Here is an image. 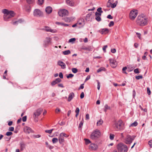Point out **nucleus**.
Wrapping results in <instances>:
<instances>
[{"mask_svg":"<svg viewBox=\"0 0 152 152\" xmlns=\"http://www.w3.org/2000/svg\"><path fill=\"white\" fill-rule=\"evenodd\" d=\"M1 12L4 14L3 18L5 21H8L10 19L15 15V13L14 11L5 9L2 10Z\"/></svg>","mask_w":152,"mask_h":152,"instance_id":"f257e3e1","label":"nucleus"},{"mask_svg":"<svg viewBox=\"0 0 152 152\" xmlns=\"http://www.w3.org/2000/svg\"><path fill=\"white\" fill-rule=\"evenodd\" d=\"M136 23L138 25L144 26L147 24V18L142 15H139L136 19Z\"/></svg>","mask_w":152,"mask_h":152,"instance_id":"f03ea898","label":"nucleus"},{"mask_svg":"<svg viewBox=\"0 0 152 152\" xmlns=\"http://www.w3.org/2000/svg\"><path fill=\"white\" fill-rule=\"evenodd\" d=\"M102 135V133L98 129L94 130L91 132L90 135V138L93 140H96L99 138Z\"/></svg>","mask_w":152,"mask_h":152,"instance_id":"7ed1b4c3","label":"nucleus"},{"mask_svg":"<svg viewBox=\"0 0 152 152\" xmlns=\"http://www.w3.org/2000/svg\"><path fill=\"white\" fill-rule=\"evenodd\" d=\"M124 125V124L123 121L119 120L117 121H115L113 125L114 128L118 130H120L124 129L123 126Z\"/></svg>","mask_w":152,"mask_h":152,"instance_id":"20e7f679","label":"nucleus"},{"mask_svg":"<svg viewBox=\"0 0 152 152\" xmlns=\"http://www.w3.org/2000/svg\"><path fill=\"white\" fill-rule=\"evenodd\" d=\"M117 148L120 152H127L128 150L127 146L122 143H120L117 145Z\"/></svg>","mask_w":152,"mask_h":152,"instance_id":"39448f33","label":"nucleus"},{"mask_svg":"<svg viewBox=\"0 0 152 152\" xmlns=\"http://www.w3.org/2000/svg\"><path fill=\"white\" fill-rule=\"evenodd\" d=\"M43 111L42 108H39L36 110L34 112L33 117L35 121H38V117L39 116Z\"/></svg>","mask_w":152,"mask_h":152,"instance_id":"423d86ee","label":"nucleus"},{"mask_svg":"<svg viewBox=\"0 0 152 152\" xmlns=\"http://www.w3.org/2000/svg\"><path fill=\"white\" fill-rule=\"evenodd\" d=\"M138 14V11L137 10H131L129 13V18L132 20L135 19Z\"/></svg>","mask_w":152,"mask_h":152,"instance_id":"0eeeda50","label":"nucleus"},{"mask_svg":"<svg viewBox=\"0 0 152 152\" xmlns=\"http://www.w3.org/2000/svg\"><path fill=\"white\" fill-rule=\"evenodd\" d=\"M134 136H131L129 135H127L125 140V142L126 144H131L132 141L134 139Z\"/></svg>","mask_w":152,"mask_h":152,"instance_id":"6e6552de","label":"nucleus"},{"mask_svg":"<svg viewBox=\"0 0 152 152\" xmlns=\"http://www.w3.org/2000/svg\"><path fill=\"white\" fill-rule=\"evenodd\" d=\"M68 13V11L65 9L60 10L58 12L59 15L61 17L67 15Z\"/></svg>","mask_w":152,"mask_h":152,"instance_id":"1a4fd4ad","label":"nucleus"},{"mask_svg":"<svg viewBox=\"0 0 152 152\" xmlns=\"http://www.w3.org/2000/svg\"><path fill=\"white\" fill-rule=\"evenodd\" d=\"M33 15L34 16L38 17L42 16L43 14L39 10L36 9L34 11Z\"/></svg>","mask_w":152,"mask_h":152,"instance_id":"9d476101","label":"nucleus"},{"mask_svg":"<svg viewBox=\"0 0 152 152\" xmlns=\"http://www.w3.org/2000/svg\"><path fill=\"white\" fill-rule=\"evenodd\" d=\"M98 148V145L94 143L91 144L89 147V149L91 150H96Z\"/></svg>","mask_w":152,"mask_h":152,"instance_id":"9b49d317","label":"nucleus"},{"mask_svg":"<svg viewBox=\"0 0 152 152\" xmlns=\"http://www.w3.org/2000/svg\"><path fill=\"white\" fill-rule=\"evenodd\" d=\"M109 60L110 66L113 68H115L117 64L116 61L112 59H110Z\"/></svg>","mask_w":152,"mask_h":152,"instance_id":"f8f14e48","label":"nucleus"},{"mask_svg":"<svg viewBox=\"0 0 152 152\" xmlns=\"http://www.w3.org/2000/svg\"><path fill=\"white\" fill-rule=\"evenodd\" d=\"M23 129L24 132L26 133L29 134L32 132L31 129L29 127L27 126H25Z\"/></svg>","mask_w":152,"mask_h":152,"instance_id":"ddd939ff","label":"nucleus"},{"mask_svg":"<svg viewBox=\"0 0 152 152\" xmlns=\"http://www.w3.org/2000/svg\"><path fill=\"white\" fill-rule=\"evenodd\" d=\"M66 4L70 6H74L75 5V2L73 0H66Z\"/></svg>","mask_w":152,"mask_h":152,"instance_id":"4468645a","label":"nucleus"},{"mask_svg":"<svg viewBox=\"0 0 152 152\" xmlns=\"http://www.w3.org/2000/svg\"><path fill=\"white\" fill-rule=\"evenodd\" d=\"M77 24L79 26V27H81L84 25V20L83 18L80 19L77 23Z\"/></svg>","mask_w":152,"mask_h":152,"instance_id":"2eb2a0df","label":"nucleus"},{"mask_svg":"<svg viewBox=\"0 0 152 152\" xmlns=\"http://www.w3.org/2000/svg\"><path fill=\"white\" fill-rule=\"evenodd\" d=\"M75 19V17H66L64 19V21L66 22H70Z\"/></svg>","mask_w":152,"mask_h":152,"instance_id":"dca6fc26","label":"nucleus"},{"mask_svg":"<svg viewBox=\"0 0 152 152\" xmlns=\"http://www.w3.org/2000/svg\"><path fill=\"white\" fill-rule=\"evenodd\" d=\"M101 15V14L97 12H96L95 13V19L98 21H100L101 20V18L100 16Z\"/></svg>","mask_w":152,"mask_h":152,"instance_id":"f3484780","label":"nucleus"},{"mask_svg":"<svg viewBox=\"0 0 152 152\" xmlns=\"http://www.w3.org/2000/svg\"><path fill=\"white\" fill-rule=\"evenodd\" d=\"M42 29L45 30L46 31L50 32L52 33H54L56 32V31L53 29H51L49 27H45V28H43Z\"/></svg>","mask_w":152,"mask_h":152,"instance_id":"a211bd4d","label":"nucleus"},{"mask_svg":"<svg viewBox=\"0 0 152 152\" xmlns=\"http://www.w3.org/2000/svg\"><path fill=\"white\" fill-rule=\"evenodd\" d=\"M109 31L108 29L107 28L102 29L100 31V33L102 34H106Z\"/></svg>","mask_w":152,"mask_h":152,"instance_id":"6ab92c4d","label":"nucleus"},{"mask_svg":"<svg viewBox=\"0 0 152 152\" xmlns=\"http://www.w3.org/2000/svg\"><path fill=\"white\" fill-rule=\"evenodd\" d=\"M45 45L47 46L48 44L51 43V38L49 37H47L46 38L45 42Z\"/></svg>","mask_w":152,"mask_h":152,"instance_id":"aec40b11","label":"nucleus"},{"mask_svg":"<svg viewBox=\"0 0 152 152\" xmlns=\"http://www.w3.org/2000/svg\"><path fill=\"white\" fill-rule=\"evenodd\" d=\"M58 140L59 141V142L60 144H61L64 141V136H63L60 133L58 137Z\"/></svg>","mask_w":152,"mask_h":152,"instance_id":"412c9836","label":"nucleus"},{"mask_svg":"<svg viewBox=\"0 0 152 152\" xmlns=\"http://www.w3.org/2000/svg\"><path fill=\"white\" fill-rule=\"evenodd\" d=\"M58 65L61 66L62 68L64 69L65 68L66 65L62 61H58Z\"/></svg>","mask_w":152,"mask_h":152,"instance_id":"4be33fe9","label":"nucleus"},{"mask_svg":"<svg viewBox=\"0 0 152 152\" xmlns=\"http://www.w3.org/2000/svg\"><path fill=\"white\" fill-rule=\"evenodd\" d=\"M24 9L25 11L29 13L31 11V7L29 5H26L24 6Z\"/></svg>","mask_w":152,"mask_h":152,"instance_id":"5701e85b","label":"nucleus"},{"mask_svg":"<svg viewBox=\"0 0 152 152\" xmlns=\"http://www.w3.org/2000/svg\"><path fill=\"white\" fill-rule=\"evenodd\" d=\"M61 81V80L59 78H58L56 79L55 80L53 81L51 83L52 86H53L58 83H59Z\"/></svg>","mask_w":152,"mask_h":152,"instance_id":"b1692460","label":"nucleus"},{"mask_svg":"<svg viewBox=\"0 0 152 152\" xmlns=\"http://www.w3.org/2000/svg\"><path fill=\"white\" fill-rule=\"evenodd\" d=\"M74 96V94L73 93H70L68 99V102H70L71 101L72 99L73 98Z\"/></svg>","mask_w":152,"mask_h":152,"instance_id":"393cba45","label":"nucleus"},{"mask_svg":"<svg viewBox=\"0 0 152 152\" xmlns=\"http://www.w3.org/2000/svg\"><path fill=\"white\" fill-rule=\"evenodd\" d=\"M45 11L47 13H50L52 11V9L51 7H47L45 9Z\"/></svg>","mask_w":152,"mask_h":152,"instance_id":"a878e982","label":"nucleus"},{"mask_svg":"<svg viewBox=\"0 0 152 152\" xmlns=\"http://www.w3.org/2000/svg\"><path fill=\"white\" fill-rule=\"evenodd\" d=\"M91 14H88L86 17V19L87 20L89 21L91 19Z\"/></svg>","mask_w":152,"mask_h":152,"instance_id":"bb28decb","label":"nucleus"},{"mask_svg":"<svg viewBox=\"0 0 152 152\" xmlns=\"http://www.w3.org/2000/svg\"><path fill=\"white\" fill-rule=\"evenodd\" d=\"M103 120L101 119L97 121L96 123V125L97 126H100L103 124Z\"/></svg>","mask_w":152,"mask_h":152,"instance_id":"cd10ccee","label":"nucleus"},{"mask_svg":"<svg viewBox=\"0 0 152 152\" xmlns=\"http://www.w3.org/2000/svg\"><path fill=\"white\" fill-rule=\"evenodd\" d=\"M118 3V1H116L114 3L110 5V7H111L113 8H115L116 7Z\"/></svg>","mask_w":152,"mask_h":152,"instance_id":"c85d7f7f","label":"nucleus"},{"mask_svg":"<svg viewBox=\"0 0 152 152\" xmlns=\"http://www.w3.org/2000/svg\"><path fill=\"white\" fill-rule=\"evenodd\" d=\"M137 125V122L136 121H135L134 123H132L130 125L129 127H130L136 126Z\"/></svg>","mask_w":152,"mask_h":152,"instance_id":"c756f323","label":"nucleus"},{"mask_svg":"<svg viewBox=\"0 0 152 152\" xmlns=\"http://www.w3.org/2000/svg\"><path fill=\"white\" fill-rule=\"evenodd\" d=\"M114 2V0H109L107 3V7H110V5L112 4Z\"/></svg>","mask_w":152,"mask_h":152,"instance_id":"7c9ffc66","label":"nucleus"},{"mask_svg":"<svg viewBox=\"0 0 152 152\" xmlns=\"http://www.w3.org/2000/svg\"><path fill=\"white\" fill-rule=\"evenodd\" d=\"M80 111V110L79 108L77 107L76 108V110H75V112L76 113V114L75 115V116L76 117H77L78 115L79 114V112Z\"/></svg>","mask_w":152,"mask_h":152,"instance_id":"2f4dec72","label":"nucleus"},{"mask_svg":"<svg viewBox=\"0 0 152 152\" xmlns=\"http://www.w3.org/2000/svg\"><path fill=\"white\" fill-rule=\"evenodd\" d=\"M104 111L106 112L107 110H110V108L107 104H106L104 107Z\"/></svg>","mask_w":152,"mask_h":152,"instance_id":"473e14b6","label":"nucleus"},{"mask_svg":"<svg viewBox=\"0 0 152 152\" xmlns=\"http://www.w3.org/2000/svg\"><path fill=\"white\" fill-rule=\"evenodd\" d=\"M84 140L85 141V144L86 145L91 143V141L88 139L85 138Z\"/></svg>","mask_w":152,"mask_h":152,"instance_id":"72a5a7b5","label":"nucleus"},{"mask_svg":"<svg viewBox=\"0 0 152 152\" xmlns=\"http://www.w3.org/2000/svg\"><path fill=\"white\" fill-rule=\"evenodd\" d=\"M105 69L104 67H101L97 70V72H99L102 71H104Z\"/></svg>","mask_w":152,"mask_h":152,"instance_id":"f704fd0d","label":"nucleus"},{"mask_svg":"<svg viewBox=\"0 0 152 152\" xmlns=\"http://www.w3.org/2000/svg\"><path fill=\"white\" fill-rule=\"evenodd\" d=\"M19 22L18 21H15L13 20L12 21V23L14 25H17Z\"/></svg>","mask_w":152,"mask_h":152,"instance_id":"c9c22d12","label":"nucleus"},{"mask_svg":"<svg viewBox=\"0 0 152 152\" xmlns=\"http://www.w3.org/2000/svg\"><path fill=\"white\" fill-rule=\"evenodd\" d=\"M58 141V139L55 137L53 138L52 140V141L53 143L57 142Z\"/></svg>","mask_w":152,"mask_h":152,"instance_id":"e433bc0d","label":"nucleus"},{"mask_svg":"<svg viewBox=\"0 0 152 152\" xmlns=\"http://www.w3.org/2000/svg\"><path fill=\"white\" fill-rule=\"evenodd\" d=\"M70 53V51L69 50H67L63 52V53L65 55H68Z\"/></svg>","mask_w":152,"mask_h":152,"instance_id":"4c0bfd02","label":"nucleus"},{"mask_svg":"<svg viewBox=\"0 0 152 152\" xmlns=\"http://www.w3.org/2000/svg\"><path fill=\"white\" fill-rule=\"evenodd\" d=\"M27 1L29 4H32L34 2V0H27Z\"/></svg>","mask_w":152,"mask_h":152,"instance_id":"58836bf2","label":"nucleus"},{"mask_svg":"<svg viewBox=\"0 0 152 152\" xmlns=\"http://www.w3.org/2000/svg\"><path fill=\"white\" fill-rule=\"evenodd\" d=\"M115 137V135L114 134H110V138L111 140H113L114 139Z\"/></svg>","mask_w":152,"mask_h":152,"instance_id":"ea45409f","label":"nucleus"},{"mask_svg":"<svg viewBox=\"0 0 152 152\" xmlns=\"http://www.w3.org/2000/svg\"><path fill=\"white\" fill-rule=\"evenodd\" d=\"M72 71L74 73H75L77 72L78 70L76 68H73L72 69Z\"/></svg>","mask_w":152,"mask_h":152,"instance_id":"a19ab883","label":"nucleus"},{"mask_svg":"<svg viewBox=\"0 0 152 152\" xmlns=\"http://www.w3.org/2000/svg\"><path fill=\"white\" fill-rule=\"evenodd\" d=\"M44 0H38V3L39 4H42L44 2Z\"/></svg>","mask_w":152,"mask_h":152,"instance_id":"79ce46f5","label":"nucleus"},{"mask_svg":"<svg viewBox=\"0 0 152 152\" xmlns=\"http://www.w3.org/2000/svg\"><path fill=\"white\" fill-rule=\"evenodd\" d=\"M75 40L76 39L75 38H72L69 39V42H73L75 41Z\"/></svg>","mask_w":152,"mask_h":152,"instance_id":"37998d69","label":"nucleus"},{"mask_svg":"<svg viewBox=\"0 0 152 152\" xmlns=\"http://www.w3.org/2000/svg\"><path fill=\"white\" fill-rule=\"evenodd\" d=\"M53 129H51L50 130H45V132L49 134H50L52 133Z\"/></svg>","mask_w":152,"mask_h":152,"instance_id":"c03bdc74","label":"nucleus"},{"mask_svg":"<svg viewBox=\"0 0 152 152\" xmlns=\"http://www.w3.org/2000/svg\"><path fill=\"white\" fill-rule=\"evenodd\" d=\"M134 72L135 73H139L140 72L139 71V69L137 68L134 69Z\"/></svg>","mask_w":152,"mask_h":152,"instance_id":"a18cd8bd","label":"nucleus"},{"mask_svg":"<svg viewBox=\"0 0 152 152\" xmlns=\"http://www.w3.org/2000/svg\"><path fill=\"white\" fill-rule=\"evenodd\" d=\"M97 11L99 12V13H102L103 11L102 10V8L101 7H99L97 9Z\"/></svg>","mask_w":152,"mask_h":152,"instance_id":"49530a36","label":"nucleus"},{"mask_svg":"<svg viewBox=\"0 0 152 152\" xmlns=\"http://www.w3.org/2000/svg\"><path fill=\"white\" fill-rule=\"evenodd\" d=\"M74 76V75L72 74H69V75L67 76V77L68 78H72Z\"/></svg>","mask_w":152,"mask_h":152,"instance_id":"de8ad7c7","label":"nucleus"},{"mask_svg":"<svg viewBox=\"0 0 152 152\" xmlns=\"http://www.w3.org/2000/svg\"><path fill=\"white\" fill-rule=\"evenodd\" d=\"M137 37L140 39H141V34L140 33L137 32L136 33Z\"/></svg>","mask_w":152,"mask_h":152,"instance_id":"09e8293b","label":"nucleus"},{"mask_svg":"<svg viewBox=\"0 0 152 152\" xmlns=\"http://www.w3.org/2000/svg\"><path fill=\"white\" fill-rule=\"evenodd\" d=\"M24 144L23 143H21L20 144V148H21V150L22 151L23 148H24Z\"/></svg>","mask_w":152,"mask_h":152,"instance_id":"8fccbe9b","label":"nucleus"},{"mask_svg":"<svg viewBox=\"0 0 152 152\" xmlns=\"http://www.w3.org/2000/svg\"><path fill=\"white\" fill-rule=\"evenodd\" d=\"M148 143L151 148H152V140H150L148 142Z\"/></svg>","mask_w":152,"mask_h":152,"instance_id":"3c124183","label":"nucleus"},{"mask_svg":"<svg viewBox=\"0 0 152 152\" xmlns=\"http://www.w3.org/2000/svg\"><path fill=\"white\" fill-rule=\"evenodd\" d=\"M60 111H61L60 109L59 108H57L56 109L55 112H56V113H58L59 112H60Z\"/></svg>","mask_w":152,"mask_h":152,"instance_id":"603ef678","label":"nucleus"},{"mask_svg":"<svg viewBox=\"0 0 152 152\" xmlns=\"http://www.w3.org/2000/svg\"><path fill=\"white\" fill-rule=\"evenodd\" d=\"M56 24L58 25L63 26L64 23L62 22H56Z\"/></svg>","mask_w":152,"mask_h":152,"instance_id":"864d4df0","label":"nucleus"},{"mask_svg":"<svg viewBox=\"0 0 152 152\" xmlns=\"http://www.w3.org/2000/svg\"><path fill=\"white\" fill-rule=\"evenodd\" d=\"M61 135H62L64 137H67L69 136L68 135H67L66 134L64 133H61Z\"/></svg>","mask_w":152,"mask_h":152,"instance_id":"5fc2aeb1","label":"nucleus"},{"mask_svg":"<svg viewBox=\"0 0 152 152\" xmlns=\"http://www.w3.org/2000/svg\"><path fill=\"white\" fill-rule=\"evenodd\" d=\"M114 25V23L113 21H111L109 24V27H111V26H113Z\"/></svg>","mask_w":152,"mask_h":152,"instance_id":"6e6d98bb","label":"nucleus"},{"mask_svg":"<svg viewBox=\"0 0 152 152\" xmlns=\"http://www.w3.org/2000/svg\"><path fill=\"white\" fill-rule=\"evenodd\" d=\"M107 47V45H105L103 46V47L102 49L103 51L104 52H105L106 51V49Z\"/></svg>","mask_w":152,"mask_h":152,"instance_id":"4d7b16f0","label":"nucleus"},{"mask_svg":"<svg viewBox=\"0 0 152 152\" xmlns=\"http://www.w3.org/2000/svg\"><path fill=\"white\" fill-rule=\"evenodd\" d=\"M12 134V132H8L6 133V135L7 136H9L11 135Z\"/></svg>","mask_w":152,"mask_h":152,"instance_id":"13d9d810","label":"nucleus"},{"mask_svg":"<svg viewBox=\"0 0 152 152\" xmlns=\"http://www.w3.org/2000/svg\"><path fill=\"white\" fill-rule=\"evenodd\" d=\"M135 78L139 80L140 79H142V76H136Z\"/></svg>","mask_w":152,"mask_h":152,"instance_id":"bf43d9fd","label":"nucleus"},{"mask_svg":"<svg viewBox=\"0 0 152 152\" xmlns=\"http://www.w3.org/2000/svg\"><path fill=\"white\" fill-rule=\"evenodd\" d=\"M84 94L83 92L81 93L80 96V97L81 99H83L84 98Z\"/></svg>","mask_w":152,"mask_h":152,"instance_id":"052dcab7","label":"nucleus"},{"mask_svg":"<svg viewBox=\"0 0 152 152\" xmlns=\"http://www.w3.org/2000/svg\"><path fill=\"white\" fill-rule=\"evenodd\" d=\"M89 119V114H86V120H88Z\"/></svg>","mask_w":152,"mask_h":152,"instance_id":"680f3d73","label":"nucleus"},{"mask_svg":"<svg viewBox=\"0 0 152 152\" xmlns=\"http://www.w3.org/2000/svg\"><path fill=\"white\" fill-rule=\"evenodd\" d=\"M147 93H148V95H150L151 94V91H150L149 88H147Z\"/></svg>","mask_w":152,"mask_h":152,"instance_id":"e2e57ef3","label":"nucleus"},{"mask_svg":"<svg viewBox=\"0 0 152 152\" xmlns=\"http://www.w3.org/2000/svg\"><path fill=\"white\" fill-rule=\"evenodd\" d=\"M83 121H82L80 122V124L79 125V128H81L82 127V126L83 125Z\"/></svg>","mask_w":152,"mask_h":152,"instance_id":"0e129e2a","label":"nucleus"},{"mask_svg":"<svg viewBox=\"0 0 152 152\" xmlns=\"http://www.w3.org/2000/svg\"><path fill=\"white\" fill-rule=\"evenodd\" d=\"M14 130V128L13 127H10L9 128V130L11 131H13Z\"/></svg>","mask_w":152,"mask_h":152,"instance_id":"69168bd1","label":"nucleus"},{"mask_svg":"<svg viewBox=\"0 0 152 152\" xmlns=\"http://www.w3.org/2000/svg\"><path fill=\"white\" fill-rule=\"evenodd\" d=\"M26 118H27V117H26V116L23 117L22 118V120H23V122L26 121Z\"/></svg>","mask_w":152,"mask_h":152,"instance_id":"338daca9","label":"nucleus"},{"mask_svg":"<svg viewBox=\"0 0 152 152\" xmlns=\"http://www.w3.org/2000/svg\"><path fill=\"white\" fill-rule=\"evenodd\" d=\"M111 52L113 53H115L116 52V49L115 48L111 49Z\"/></svg>","mask_w":152,"mask_h":152,"instance_id":"774afa93","label":"nucleus"}]
</instances>
